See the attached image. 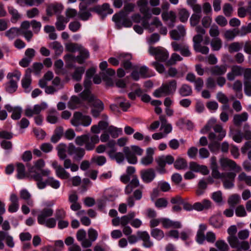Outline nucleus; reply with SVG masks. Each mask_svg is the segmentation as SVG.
<instances>
[{"mask_svg": "<svg viewBox=\"0 0 251 251\" xmlns=\"http://www.w3.org/2000/svg\"><path fill=\"white\" fill-rule=\"evenodd\" d=\"M210 160L212 177L215 179H221L225 189H230L232 188L234 186L236 173L232 172L220 173L219 170L216 157L212 156Z\"/></svg>", "mask_w": 251, "mask_h": 251, "instance_id": "nucleus-1", "label": "nucleus"}, {"mask_svg": "<svg viewBox=\"0 0 251 251\" xmlns=\"http://www.w3.org/2000/svg\"><path fill=\"white\" fill-rule=\"evenodd\" d=\"M91 78L86 77L84 81V86L85 90L80 94L83 99L87 100L88 101L92 103V108L91 112L92 115L95 117H98L100 113L103 110L104 105L103 102L99 99H96L95 96L92 95L89 90V87L91 84Z\"/></svg>", "mask_w": 251, "mask_h": 251, "instance_id": "nucleus-2", "label": "nucleus"}, {"mask_svg": "<svg viewBox=\"0 0 251 251\" xmlns=\"http://www.w3.org/2000/svg\"><path fill=\"white\" fill-rule=\"evenodd\" d=\"M135 7V4L127 3L125 4L123 10L113 15L112 20L116 23L118 28H121L122 26L126 27L131 26L132 21L128 18V15L134 11Z\"/></svg>", "mask_w": 251, "mask_h": 251, "instance_id": "nucleus-3", "label": "nucleus"}, {"mask_svg": "<svg viewBox=\"0 0 251 251\" xmlns=\"http://www.w3.org/2000/svg\"><path fill=\"white\" fill-rule=\"evenodd\" d=\"M216 119L211 118L202 129L205 131H208L213 127L215 133L210 132L209 134V139L211 141H221L226 135V130L223 129L221 125L219 124H216Z\"/></svg>", "mask_w": 251, "mask_h": 251, "instance_id": "nucleus-4", "label": "nucleus"}, {"mask_svg": "<svg viewBox=\"0 0 251 251\" xmlns=\"http://www.w3.org/2000/svg\"><path fill=\"white\" fill-rule=\"evenodd\" d=\"M53 213L51 208H44L39 211L37 221L39 225L48 228H52L56 226V219L50 217Z\"/></svg>", "mask_w": 251, "mask_h": 251, "instance_id": "nucleus-5", "label": "nucleus"}, {"mask_svg": "<svg viewBox=\"0 0 251 251\" xmlns=\"http://www.w3.org/2000/svg\"><path fill=\"white\" fill-rule=\"evenodd\" d=\"M176 88V81L171 80L163 83L158 89L155 90L153 93V96L156 98H160L163 96L173 95L175 93Z\"/></svg>", "mask_w": 251, "mask_h": 251, "instance_id": "nucleus-6", "label": "nucleus"}, {"mask_svg": "<svg viewBox=\"0 0 251 251\" xmlns=\"http://www.w3.org/2000/svg\"><path fill=\"white\" fill-rule=\"evenodd\" d=\"M206 229V225H200L196 235V241L200 244H203L205 240L210 243H214L216 241V236L213 232L209 231L204 234V231Z\"/></svg>", "mask_w": 251, "mask_h": 251, "instance_id": "nucleus-7", "label": "nucleus"}, {"mask_svg": "<svg viewBox=\"0 0 251 251\" xmlns=\"http://www.w3.org/2000/svg\"><path fill=\"white\" fill-rule=\"evenodd\" d=\"M196 31L197 34L193 37L194 48L197 52L206 54L209 52V49L206 46H202L201 44L203 39V35L205 34V30L201 26H197L196 27Z\"/></svg>", "mask_w": 251, "mask_h": 251, "instance_id": "nucleus-8", "label": "nucleus"}, {"mask_svg": "<svg viewBox=\"0 0 251 251\" xmlns=\"http://www.w3.org/2000/svg\"><path fill=\"white\" fill-rule=\"evenodd\" d=\"M45 161L42 159H38L34 161L33 166L29 169L30 176L33 179V176L35 174L41 175V178L43 176H48L50 174V171L49 169H42L45 166Z\"/></svg>", "mask_w": 251, "mask_h": 251, "instance_id": "nucleus-9", "label": "nucleus"}, {"mask_svg": "<svg viewBox=\"0 0 251 251\" xmlns=\"http://www.w3.org/2000/svg\"><path fill=\"white\" fill-rule=\"evenodd\" d=\"M33 176V180L37 182V187L40 189L45 188L47 184L55 189L60 187V183L59 181L55 179L53 177H49L47 180L44 181L43 177L41 178V175L35 174Z\"/></svg>", "mask_w": 251, "mask_h": 251, "instance_id": "nucleus-10", "label": "nucleus"}, {"mask_svg": "<svg viewBox=\"0 0 251 251\" xmlns=\"http://www.w3.org/2000/svg\"><path fill=\"white\" fill-rule=\"evenodd\" d=\"M92 123V119L89 116L83 114L80 112H75L71 120V124L75 127L80 126H88Z\"/></svg>", "mask_w": 251, "mask_h": 251, "instance_id": "nucleus-11", "label": "nucleus"}, {"mask_svg": "<svg viewBox=\"0 0 251 251\" xmlns=\"http://www.w3.org/2000/svg\"><path fill=\"white\" fill-rule=\"evenodd\" d=\"M21 76V73L17 70L8 74L7 77L10 81L5 85V88L7 92L11 93L16 90L18 87L17 82L20 80Z\"/></svg>", "mask_w": 251, "mask_h": 251, "instance_id": "nucleus-12", "label": "nucleus"}, {"mask_svg": "<svg viewBox=\"0 0 251 251\" xmlns=\"http://www.w3.org/2000/svg\"><path fill=\"white\" fill-rule=\"evenodd\" d=\"M149 51L151 55H154L155 59L158 61L165 62L169 57L168 52L160 47H150Z\"/></svg>", "mask_w": 251, "mask_h": 251, "instance_id": "nucleus-13", "label": "nucleus"}, {"mask_svg": "<svg viewBox=\"0 0 251 251\" xmlns=\"http://www.w3.org/2000/svg\"><path fill=\"white\" fill-rule=\"evenodd\" d=\"M227 241L230 246L232 248H236L238 250L247 251L250 248V245L248 242L240 241L235 236H228Z\"/></svg>", "mask_w": 251, "mask_h": 251, "instance_id": "nucleus-14", "label": "nucleus"}, {"mask_svg": "<svg viewBox=\"0 0 251 251\" xmlns=\"http://www.w3.org/2000/svg\"><path fill=\"white\" fill-rule=\"evenodd\" d=\"M219 163L223 170H225L227 168L236 172H239L241 170V167L238 166L234 161L227 157L220 158Z\"/></svg>", "mask_w": 251, "mask_h": 251, "instance_id": "nucleus-15", "label": "nucleus"}, {"mask_svg": "<svg viewBox=\"0 0 251 251\" xmlns=\"http://www.w3.org/2000/svg\"><path fill=\"white\" fill-rule=\"evenodd\" d=\"M79 50V55L76 57H75L71 54H68L65 56V59L67 63L70 60H75L77 62L81 64H82L86 59L89 58V52L88 50L81 47Z\"/></svg>", "mask_w": 251, "mask_h": 251, "instance_id": "nucleus-16", "label": "nucleus"}, {"mask_svg": "<svg viewBox=\"0 0 251 251\" xmlns=\"http://www.w3.org/2000/svg\"><path fill=\"white\" fill-rule=\"evenodd\" d=\"M67 152L76 161L81 160L85 154V150L83 148H76L73 144H70L68 147Z\"/></svg>", "mask_w": 251, "mask_h": 251, "instance_id": "nucleus-17", "label": "nucleus"}, {"mask_svg": "<svg viewBox=\"0 0 251 251\" xmlns=\"http://www.w3.org/2000/svg\"><path fill=\"white\" fill-rule=\"evenodd\" d=\"M51 166L55 170L56 176L62 179H67L70 177V174L65 170V168L58 164L56 161L52 162Z\"/></svg>", "mask_w": 251, "mask_h": 251, "instance_id": "nucleus-18", "label": "nucleus"}, {"mask_svg": "<svg viewBox=\"0 0 251 251\" xmlns=\"http://www.w3.org/2000/svg\"><path fill=\"white\" fill-rule=\"evenodd\" d=\"M170 34L173 39L179 40L184 38L186 34V30L183 25H180L177 26L176 29L172 30Z\"/></svg>", "mask_w": 251, "mask_h": 251, "instance_id": "nucleus-19", "label": "nucleus"}, {"mask_svg": "<svg viewBox=\"0 0 251 251\" xmlns=\"http://www.w3.org/2000/svg\"><path fill=\"white\" fill-rule=\"evenodd\" d=\"M189 169L194 172L201 173L203 175H208L209 173L207 166L201 165L194 161H192L189 163Z\"/></svg>", "mask_w": 251, "mask_h": 251, "instance_id": "nucleus-20", "label": "nucleus"}, {"mask_svg": "<svg viewBox=\"0 0 251 251\" xmlns=\"http://www.w3.org/2000/svg\"><path fill=\"white\" fill-rule=\"evenodd\" d=\"M76 239L81 242L82 247L87 248L91 246V241L86 238V232L83 229H79L76 232Z\"/></svg>", "mask_w": 251, "mask_h": 251, "instance_id": "nucleus-21", "label": "nucleus"}, {"mask_svg": "<svg viewBox=\"0 0 251 251\" xmlns=\"http://www.w3.org/2000/svg\"><path fill=\"white\" fill-rule=\"evenodd\" d=\"M155 173L153 169H148L141 171V177L145 183L151 182L155 177Z\"/></svg>", "mask_w": 251, "mask_h": 251, "instance_id": "nucleus-22", "label": "nucleus"}, {"mask_svg": "<svg viewBox=\"0 0 251 251\" xmlns=\"http://www.w3.org/2000/svg\"><path fill=\"white\" fill-rule=\"evenodd\" d=\"M4 108L9 112H11V118L13 120H18L21 117L22 109L20 106H12L10 104L5 105Z\"/></svg>", "mask_w": 251, "mask_h": 251, "instance_id": "nucleus-23", "label": "nucleus"}, {"mask_svg": "<svg viewBox=\"0 0 251 251\" xmlns=\"http://www.w3.org/2000/svg\"><path fill=\"white\" fill-rule=\"evenodd\" d=\"M31 72V69H27L25 74L22 80V87L26 92H29L31 89L30 85L31 83V77L30 74Z\"/></svg>", "mask_w": 251, "mask_h": 251, "instance_id": "nucleus-24", "label": "nucleus"}, {"mask_svg": "<svg viewBox=\"0 0 251 251\" xmlns=\"http://www.w3.org/2000/svg\"><path fill=\"white\" fill-rule=\"evenodd\" d=\"M118 58L122 63V65L126 70H129L133 68L132 64L130 60L131 59V55L129 53H120Z\"/></svg>", "mask_w": 251, "mask_h": 251, "instance_id": "nucleus-25", "label": "nucleus"}, {"mask_svg": "<svg viewBox=\"0 0 251 251\" xmlns=\"http://www.w3.org/2000/svg\"><path fill=\"white\" fill-rule=\"evenodd\" d=\"M154 150L151 148H149L146 150V155L142 158L141 163L144 166H148L151 164L153 161V155Z\"/></svg>", "mask_w": 251, "mask_h": 251, "instance_id": "nucleus-26", "label": "nucleus"}, {"mask_svg": "<svg viewBox=\"0 0 251 251\" xmlns=\"http://www.w3.org/2000/svg\"><path fill=\"white\" fill-rule=\"evenodd\" d=\"M244 68L235 65L231 68V71L227 74V78L229 80H233L235 76L242 75L243 74Z\"/></svg>", "mask_w": 251, "mask_h": 251, "instance_id": "nucleus-27", "label": "nucleus"}, {"mask_svg": "<svg viewBox=\"0 0 251 251\" xmlns=\"http://www.w3.org/2000/svg\"><path fill=\"white\" fill-rule=\"evenodd\" d=\"M80 97L81 98L76 96H72L68 103V107L71 109H75L81 106L82 104V101L85 100L81 96Z\"/></svg>", "mask_w": 251, "mask_h": 251, "instance_id": "nucleus-28", "label": "nucleus"}, {"mask_svg": "<svg viewBox=\"0 0 251 251\" xmlns=\"http://www.w3.org/2000/svg\"><path fill=\"white\" fill-rule=\"evenodd\" d=\"M137 4L139 7L140 12L144 15V18L146 19L151 18V15L148 13V1L147 0H139Z\"/></svg>", "mask_w": 251, "mask_h": 251, "instance_id": "nucleus-29", "label": "nucleus"}, {"mask_svg": "<svg viewBox=\"0 0 251 251\" xmlns=\"http://www.w3.org/2000/svg\"><path fill=\"white\" fill-rule=\"evenodd\" d=\"M63 9V6L61 4H51L47 8V14L49 16H51L53 14H59L62 12Z\"/></svg>", "mask_w": 251, "mask_h": 251, "instance_id": "nucleus-30", "label": "nucleus"}, {"mask_svg": "<svg viewBox=\"0 0 251 251\" xmlns=\"http://www.w3.org/2000/svg\"><path fill=\"white\" fill-rule=\"evenodd\" d=\"M79 10L78 16L79 19L82 21H87L91 16L90 10L87 9V6L83 3H80L79 5Z\"/></svg>", "mask_w": 251, "mask_h": 251, "instance_id": "nucleus-31", "label": "nucleus"}, {"mask_svg": "<svg viewBox=\"0 0 251 251\" xmlns=\"http://www.w3.org/2000/svg\"><path fill=\"white\" fill-rule=\"evenodd\" d=\"M100 138L98 135H94L91 136L89 135V137L85 144V149L87 151L93 150L95 148V145L98 144Z\"/></svg>", "mask_w": 251, "mask_h": 251, "instance_id": "nucleus-32", "label": "nucleus"}, {"mask_svg": "<svg viewBox=\"0 0 251 251\" xmlns=\"http://www.w3.org/2000/svg\"><path fill=\"white\" fill-rule=\"evenodd\" d=\"M11 201L8 210L10 213H14L18 211L19 208V199L16 195L12 194L10 197Z\"/></svg>", "mask_w": 251, "mask_h": 251, "instance_id": "nucleus-33", "label": "nucleus"}, {"mask_svg": "<svg viewBox=\"0 0 251 251\" xmlns=\"http://www.w3.org/2000/svg\"><path fill=\"white\" fill-rule=\"evenodd\" d=\"M162 18L164 21H170L169 26L173 27L176 20V15L175 12L170 11L169 12H163L161 15Z\"/></svg>", "mask_w": 251, "mask_h": 251, "instance_id": "nucleus-34", "label": "nucleus"}, {"mask_svg": "<svg viewBox=\"0 0 251 251\" xmlns=\"http://www.w3.org/2000/svg\"><path fill=\"white\" fill-rule=\"evenodd\" d=\"M123 151L126 158L129 164H135L137 162V158L136 155L130 151L129 147H124Z\"/></svg>", "mask_w": 251, "mask_h": 251, "instance_id": "nucleus-35", "label": "nucleus"}, {"mask_svg": "<svg viewBox=\"0 0 251 251\" xmlns=\"http://www.w3.org/2000/svg\"><path fill=\"white\" fill-rule=\"evenodd\" d=\"M159 120L161 122V127L160 128L161 130H163V133L164 134L167 135L172 131V126L170 124L167 123V121L165 117V116L161 115L159 117Z\"/></svg>", "mask_w": 251, "mask_h": 251, "instance_id": "nucleus-36", "label": "nucleus"}, {"mask_svg": "<svg viewBox=\"0 0 251 251\" xmlns=\"http://www.w3.org/2000/svg\"><path fill=\"white\" fill-rule=\"evenodd\" d=\"M142 25L145 28L148 29L150 32H152L154 29L151 28V25H154L156 28H158L161 26L162 24L158 17H154L151 24H149L147 21L144 20Z\"/></svg>", "mask_w": 251, "mask_h": 251, "instance_id": "nucleus-37", "label": "nucleus"}, {"mask_svg": "<svg viewBox=\"0 0 251 251\" xmlns=\"http://www.w3.org/2000/svg\"><path fill=\"white\" fill-rule=\"evenodd\" d=\"M209 71L211 75H213L221 76L226 73L227 68L226 65H216L211 67Z\"/></svg>", "mask_w": 251, "mask_h": 251, "instance_id": "nucleus-38", "label": "nucleus"}, {"mask_svg": "<svg viewBox=\"0 0 251 251\" xmlns=\"http://www.w3.org/2000/svg\"><path fill=\"white\" fill-rule=\"evenodd\" d=\"M248 119V114L244 112L240 114H236L234 116L233 121L236 126H240L243 122H246Z\"/></svg>", "mask_w": 251, "mask_h": 251, "instance_id": "nucleus-39", "label": "nucleus"}, {"mask_svg": "<svg viewBox=\"0 0 251 251\" xmlns=\"http://www.w3.org/2000/svg\"><path fill=\"white\" fill-rule=\"evenodd\" d=\"M139 185V181L137 177L134 176L130 182L126 186L125 193L126 194H130L135 188Z\"/></svg>", "mask_w": 251, "mask_h": 251, "instance_id": "nucleus-40", "label": "nucleus"}, {"mask_svg": "<svg viewBox=\"0 0 251 251\" xmlns=\"http://www.w3.org/2000/svg\"><path fill=\"white\" fill-rule=\"evenodd\" d=\"M96 11L100 14H104L105 16L107 14H111L113 12V10L110 8V5L107 3L103 4L101 6L97 7Z\"/></svg>", "mask_w": 251, "mask_h": 251, "instance_id": "nucleus-41", "label": "nucleus"}, {"mask_svg": "<svg viewBox=\"0 0 251 251\" xmlns=\"http://www.w3.org/2000/svg\"><path fill=\"white\" fill-rule=\"evenodd\" d=\"M58 116L59 114L55 109H50L49 110L47 120L50 124H55L58 121Z\"/></svg>", "mask_w": 251, "mask_h": 251, "instance_id": "nucleus-42", "label": "nucleus"}, {"mask_svg": "<svg viewBox=\"0 0 251 251\" xmlns=\"http://www.w3.org/2000/svg\"><path fill=\"white\" fill-rule=\"evenodd\" d=\"M106 131L113 138H117L123 133V130L121 128H118L113 126H109L106 129Z\"/></svg>", "mask_w": 251, "mask_h": 251, "instance_id": "nucleus-43", "label": "nucleus"}, {"mask_svg": "<svg viewBox=\"0 0 251 251\" xmlns=\"http://www.w3.org/2000/svg\"><path fill=\"white\" fill-rule=\"evenodd\" d=\"M108 154L111 158L116 160L119 163L122 162L125 159L124 154L121 152H116L114 150H109Z\"/></svg>", "mask_w": 251, "mask_h": 251, "instance_id": "nucleus-44", "label": "nucleus"}, {"mask_svg": "<svg viewBox=\"0 0 251 251\" xmlns=\"http://www.w3.org/2000/svg\"><path fill=\"white\" fill-rule=\"evenodd\" d=\"M21 34V29L17 27H11L5 32V35L9 40H12Z\"/></svg>", "mask_w": 251, "mask_h": 251, "instance_id": "nucleus-45", "label": "nucleus"}, {"mask_svg": "<svg viewBox=\"0 0 251 251\" xmlns=\"http://www.w3.org/2000/svg\"><path fill=\"white\" fill-rule=\"evenodd\" d=\"M68 22V21L63 16H58L55 23L57 29L59 31L64 30L66 27V24Z\"/></svg>", "mask_w": 251, "mask_h": 251, "instance_id": "nucleus-46", "label": "nucleus"}, {"mask_svg": "<svg viewBox=\"0 0 251 251\" xmlns=\"http://www.w3.org/2000/svg\"><path fill=\"white\" fill-rule=\"evenodd\" d=\"M85 72V68L83 67H78L75 69V72L72 74V78L76 81H80L82 78V76Z\"/></svg>", "mask_w": 251, "mask_h": 251, "instance_id": "nucleus-47", "label": "nucleus"}, {"mask_svg": "<svg viewBox=\"0 0 251 251\" xmlns=\"http://www.w3.org/2000/svg\"><path fill=\"white\" fill-rule=\"evenodd\" d=\"M17 177L18 179H23L25 177V171L24 165L18 163L16 165Z\"/></svg>", "mask_w": 251, "mask_h": 251, "instance_id": "nucleus-48", "label": "nucleus"}, {"mask_svg": "<svg viewBox=\"0 0 251 251\" xmlns=\"http://www.w3.org/2000/svg\"><path fill=\"white\" fill-rule=\"evenodd\" d=\"M192 90L189 85L183 84L179 89V93L182 97H186L191 95Z\"/></svg>", "mask_w": 251, "mask_h": 251, "instance_id": "nucleus-49", "label": "nucleus"}, {"mask_svg": "<svg viewBox=\"0 0 251 251\" xmlns=\"http://www.w3.org/2000/svg\"><path fill=\"white\" fill-rule=\"evenodd\" d=\"M212 50L214 51L219 50L222 47V41L219 38H214L210 42Z\"/></svg>", "mask_w": 251, "mask_h": 251, "instance_id": "nucleus-50", "label": "nucleus"}, {"mask_svg": "<svg viewBox=\"0 0 251 251\" xmlns=\"http://www.w3.org/2000/svg\"><path fill=\"white\" fill-rule=\"evenodd\" d=\"M249 6L246 8L244 7H240L238 9V16L240 18H244L247 14L251 15V1L249 2Z\"/></svg>", "mask_w": 251, "mask_h": 251, "instance_id": "nucleus-51", "label": "nucleus"}, {"mask_svg": "<svg viewBox=\"0 0 251 251\" xmlns=\"http://www.w3.org/2000/svg\"><path fill=\"white\" fill-rule=\"evenodd\" d=\"M211 225L215 228H220L223 225V221L221 217L212 216L210 219Z\"/></svg>", "mask_w": 251, "mask_h": 251, "instance_id": "nucleus-52", "label": "nucleus"}, {"mask_svg": "<svg viewBox=\"0 0 251 251\" xmlns=\"http://www.w3.org/2000/svg\"><path fill=\"white\" fill-rule=\"evenodd\" d=\"M174 166L176 169L178 170L184 169L187 167V163L185 159L180 157L174 162Z\"/></svg>", "mask_w": 251, "mask_h": 251, "instance_id": "nucleus-53", "label": "nucleus"}, {"mask_svg": "<svg viewBox=\"0 0 251 251\" xmlns=\"http://www.w3.org/2000/svg\"><path fill=\"white\" fill-rule=\"evenodd\" d=\"M151 234L152 237L157 240H161L164 236L163 231L157 228H154L151 230Z\"/></svg>", "mask_w": 251, "mask_h": 251, "instance_id": "nucleus-54", "label": "nucleus"}, {"mask_svg": "<svg viewBox=\"0 0 251 251\" xmlns=\"http://www.w3.org/2000/svg\"><path fill=\"white\" fill-rule=\"evenodd\" d=\"M178 15L179 20L181 22L184 23L188 20L190 14L187 9L181 8L179 9Z\"/></svg>", "mask_w": 251, "mask_h": 251, "instance_id": "nucleus-55", "label": "nucleus"}, {"mask_svg": "<svg viewBox=\"0 0 251 251\" xmlns=\"http://www.w3.org/2000/svg\"><path fill=\"white\" fill-rule=\"evenodd\" d=\"M67 149H68V148H67V146L66 145L63 144H60L58 147H57V150H58V155L59 157V158L61 159H65L66 158V151Z\"/></svg>", "mask_w": 251, "mask_h": 251, "instance_id": "nucleus-56", "label": "nucleus"}, {"mask_svg": "<svg viewBox=\"0 0 251 251\" xmlns=\"http://www.w3.org/2000/svg\"><path fill=\"white\" fill-rule=\"evenodd\" d=\"M8 12L12 15L11 21L15 23L20 18V15L18 11L12 6L8 7Z\"/></svg>", "mask_w": 251, "mask_h": 251, "instance_id": "nucleus-57", "label": "nucleus"}, {"mask_svg": "<svg viewBox=\"0 0 251 251\" xmlns=\"http://www.w3.org/2000/svg\"><path fill=\"white\" fill-rule=\"evenodd\" d=\"M156 161L158 166V172L161 174L164 173L165 172L164 168L166 163L163 156H161L158 157L157 158H156Z\"/></svg>", "mask_w": 251, "mask_h": 251, "instance_id": "nucleus-58", "label": "nucleus"}, {"mask_svg": "<svg viewBox=\"0 0 251 251\" xmlns=\"http://www.w3.org/2000/svg\"><path fill=\"white\" fill-rule=\"evenodd\" d=\"M243 43L233 42L229 46L230 52H237L241 50L243 47Z\"/></svg>", "mask_w": 251, "mask_h": 251, "instance_id": "nucleus-59", "label": "nucleus"}, {"mask_svg": "<svg viewBox=\"0 0 251 251\" xmlns=\"http://www.w3.org/2000/svg\"><path fill=\"white\" fill-rule=\"evenodd\" d=\"M64 63L61 59H58L54 62V71L57 74H61L63 73Z\"/></svg>", "mask_w": 251, "mask_h": 251, "instance_id": "nucleus-60", "label": "nucleus"}, {"mask_svg": "<svg viewBox=\"0 0 251 251\" xmlns=\"http://www.w3.org/2000/svg\"><path fill=\"white\" fill-rule=\"evenodd\" d=\"M242 134L243 135V138L246 140H249L251 139V129L248 124H246L244 125Z\"/></svg>", "mask_w": 251, "mask_h": 251, "instance_id": "nucleus-61", "label": "nucleus"}, {"mask_svg": "<svg viewBox=\"0 0 251 251\" xmlns=\"http://www.w3.org/2000/svg\"><path fill=\"white\" fill-rule=\"evenodd\" d=\"M88 234L89 239L87 240L91 241V245L92 242L96 240L98 236V233L96 230L94 228H91L88 231Z\"/></svg>", "mask_w": 251, "mask_h": 251, "instance_id": "nucleus-62", "label": "nucleus"}, {"mask_svg": "<svg viewBox=\"0 0 251 251\" xmlns=\"http://www.w3.org/2000/svg\"><path fill=\"white\" fill-rule=\"evenodd\" d=\"M4 235V241L6 245L10 248H14L15 246V243L13 237L9 235L8 232L5 231Z\"/></svg>", "mask_w": 251, "mask_h": 251, "instance_id": "nucleus-63", "label": "nucleus"}, {"mask_svg": "<svg viewBox=\"0 0 251 251\" xmlns=\"http://www.w3.org/2000/svg\"><path fill=\"white\" fill-rule=\"evenodd\" d=\"M89 137L88 134H84L76 137L75 139V144L79 146H82L85 144L87 140Z\"/></svg>", "mask_w": 251, "mask_h": 251, "instance_id": "nucleus-64", "label": "nucleus"}]
</instances>
